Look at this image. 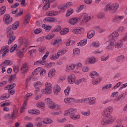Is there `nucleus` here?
<instances>
[{"instance_id": "nucleus-1", "label": "nucleus", "mask_w": 127, "mask_h": 127, "mask_svg": "<svg viewBox=\"0 0 127 127\" xmlns=\"http://www.w3.org/2000/svg\"><path fill=\"white\" fill-rule=\"evenodd\" d=\"M113 108L112 107H109L107 108L102 113V114L104 116V118L101 121V124L102 125H105L110 123L112 121V117L111 115V113L113 111Z\"/></svg>"}, {"instance_id": "nucleus-2", "label": "nucleus", "mask_w": 127, "mask_h": 127, "mask_svg": "<svg viewBox=\"0 0 127 127\" xmlns=\"http://www.w3.org/2000/svg\"><path fill=\"white\" fill-rule=\"evenodd\" d=\"M19 22L18 21L16 22L14 24L9 26L6 29L7 36L9 37L10 35H13V30H15L18 27Z\"/></svg>"}, {"instance_id": "nucleus-3", "label": "nucleus", "mask_w": 127, "mask_h": 127, "mask_svg": "<svg viewBox=\"0 0 127 127\" xmlns=\"http://www.w3.org/2000/svg\"><path fill=\"white\" fill-rule=\"evenodd\" d=\"M45 89L41 90L43 93L46 94H51L52 92V86L51 84L48 83H46L45 85Z\"/></svg>"}, {"instance_id": "nucleus-4", "label": "nucleus", "mask_w": 127, "mask_h": 127, "mask_svg": "<svg viewBox=\"0 0 127 127\" xmlns=\"http://www.w3.org/2000/svg\"><path fill=\"white\" fill-rule=\"evenodd\" d=\"M3 20L5 23L6 25H8L12 21V18L10 17L8 14H6L4 16Z\"/></svg>"}, {"instance_id": "nucleus-5", "label": "nucleus", "mask_w": 127, "mask_h": 127, "mask_svg": "<svg viewBox=\"0 0 127 127\" xmlns=\"http://www.w3.org/2000/svg\"><path fill=\"white\" fill-rule=\"evenodd\" d=\"M119 35V34L117 32H114L109 36V41L110 42L114 41L116 39H117Z\"/></svg>"}, {"instance_id": "nucleus-6", "label": "nucleus", "mask_w": 127, "mask_h": 127, "mask_svg": "<svg viewBox=\"0 0 127 127\" xmlns=\"http://www.w3.org/2000/svg\"><path fill=\"white\" fill-rule=\"evenodd\" d=\"M79 17L81 19H82V22H83V23H85L88 22L91 18V17L88 16V15L86 13L83 14Z\"/></svg>"}, {"instance_id": "nucleus-7", "label": "nucleus", "mask_w": 127, "mask_h": 127, "mask_svg": "<svg viewBox=\"0 0 127 127\" xmlns=\"http://www.w3.org/2000/svg\"><path fill=\"white\" fill-rule=\"evenodd\" d=\"M45 101L46 103L48 105L49 107L52 109H54L55 108V106H58V105H55L52 101L49 98H47L45 99Z\"/></svg>"}, {"instance_id": "nucleus-8", "label": "nucleus", "mask_w": 127, "mask_h": 127, "mask_svg": "<svg viewBox=\"0 0 127 127\" xmlns=\"http://www.w3.org/2000/svg\"><path fill=\"white\" fill-rule=\"evenodd\" d=\"M81 19L80 17H74L70 19L69 23L72 25H74L76 24L78 20L80 21Z\"/></svg>"}, {"instance_id": "nucleus-9", "label": "nucleus", "mask_w": 127, "mask_h": 127, "mask_svg": "<svg viewBox=\"0 0 127 127\" xmlns=\"http://www.w3.org/2000/svg\"><path fill=\"white\" fill-rule=\"evenodd\" d=\"M43 21L46 22V21H49L51 22H57V19L52 17H47L44 18Z\"/></svg>"}, {"instance_id": "nucleus-10", "label": "nucleus", "mask_w": 127, "mask_h": 127, "mask_svg": "<svg viewBox=\"0 0 127 127\" xmlns=\"http://www.w3.org/2000/svg\"><path fill=\"white\" fill-rule=\"evenodd\" d=\"M90 75L91 77L93 78H95V77H98L99 79V82H100L102 80V78L99 77V75L96 71L92 72L90 73Z\"/></svg>"}, {"instance_id": "nucleus-11", "label": "nucleus", "mask_w": 127, "mask_h": 127, "mask_svg": "<svg viewBox=\"0 0 127 127\" xmlns=\"http://www.w3.org/2000/svg\"><path fill=\"white\" fill-rule=\"evenodd\" d=\"M75 99L72 98H65L64 100L65 102L66 103L72 104L75 102Z\"/></svg>"}, {"instance_id": "nucleus-12", "label": "nucleus", "mask_w": 127, "mask_h": 127, "mask_svg": "<svg viewBox=\"0 0 127 127\" xmlns=\"http://www.w3.org/2000/svg\"><path fill=\"white\" fill-rule=\"evenodd\" d=\"M75 77L74 74L69 76L68 77V81L71 84L75 82Z\"/></svg>"}, {"instance_id": "nucleus-13", "label": "nucleus", "mask_w": 127, "mask_h": 127, "mask_svg": "<svg viewBox=\"0 0 127 127\" xmlns=\"http://www.w3.org/2000/svg\"><path fill=\"white\" fill-rule=\"evenodd\" d=\"M31 15L30 13L27 14L25 17V19L24 24V25H26L28 23L31 19Z\"/></svg>"}, {"instance_id": "nucleus-14", "label": "nucleus", "mask_w": 127, "mask_h": 127, "mask_svg": "<svg viewBox=\"0 0 127 127\" xmlns=\"http://www.w3.org/2000/svg\"><path fill=\"white\" fill-rule=\"evenodd\" d=\"M89 104L92 105L95 104L96 103V99L94 97H91L88 98Z\"/></svg>"}, {"instance_id": "nucleus-15", "label": "nucleus", "mask_w": 127, "mask_h": 127, "mask_svg": "<svg viewBox=\"0 0 127 127\" xmlns=\"http://www.w3.org/2000/svg\"><path fill=\"white\" fill-rule=\"evenodd\" d=\"M13 62H11L10 60H6L4 61L0 64V67H2L3 65L5 66L6 64L7 65H11L13 64Z\"/></svg>"}, {"instance_id": "nucleus-16", "label": "nucleus", "mask_w": 127, "mask_h": 127, "mask_svg": "<svg viewBox=\"0 0 127 127\" xmlns=\"http://www.w3.org/2000/svg\"><path fill=\"white\" fill-rule=\"evenodd\" d=\"M84 29L83 28H80L75 29L73 31V33L75 34H79L83 32L84 31Z\"/></svg>"}, {"instance_id": "nucleus-17", "label": "nucleus", "mask_w": 127, "mask_h": 127, "mask_svg": "<svg viewBox=\"0 0 127 127\" xmlns=\"http://www.w3.org/2000/svg\"><path fill=\"white\" fill-rule=\"evenodd\" d=\"M27 65L26 64H24L22 66L21 68V70L22 71L21 73L24 74L28 70L27 68Z\"/></svg>"}, {"instance_id": "nucleus-18", "label": "nucleus", "mask_w": 127, "mask_h": 127, "mask_svg": "<svg viewBox=\"0 0 127 127\" xmlns=\"http://www.w3.org/2000/svg\"><path fill=\"white\" fill-rule=\"evenodd\" d=\"M56 70L54 69H52L50 70L48 73V76L49 77H52L55 75Z\"/></svg>"}, {"instance_id": "nucleus-19", "label": "nucleus", "mask_w": 127, "mask_h": 127, "mask_svg": "<svg viewBox=\"0 0 127 127\" xmlns=\"http://www.w3.org/2000/svg\"><path fill=\"white\" fill-rule=\"evenodd\" d=\"M61 90L60 87L58 85H56L54 88L53 92L54 94H57Z\"/></svg>"}, {"instance_id": "nucleus-20", "label": "nucleus", "mask_w": 127, "mask_h": 127, "mask_svg": "<svg viewBox=\"0 0 127 127\" xmlns=\"http://www.w3.org/2000/svg\"><path fill=\"white\" fill-rule=\"evenodd\" d=\"M7 36V37L9 38V41L8 42V44H9L11 42L13 41L15 39V36H14L13 35H10L9 37Z\"/></svg>"}, {"instance_id": "nucleus-21", "label": "nucleus", "mask_w": 127, "mask_h": 127, "mask_svg": "<svg viewBox=\"0 0 127 127\" xmlns=\"http://www.w3.org/2000/svg\"><path fill=\"white\" fill-rule=\"evenodd\" d=\"M96 61V59L94 57H91L89 58V62L91 64H94Z\"/></svg>"}, {"instance_id": "nucleus-22", "label": "nucleus", "mask_w": 127, "mask_h": 127, "mask_svg": "<svg viewBox=\"0 0 127 127\" xmlns=\"http://www.w3.org/2000/svg\"><path fill=\"white\" fill-rule=\"evenodd\" d=\"M61 55L59 53H57V54L55 53L54 54L52 55V56L50 57V59L52 60H54L56 59H58L60 55Z\"/></svg>"}, {"instance_id": "nucleus-23", "label": "nucleus", "mask_w": 127, "mask_h": 127, "mask_svg": "<svg viewBox=\"0 0 127 127\" xmlns=\"http://www.w3.org/2000/svg\"><path fill=\"white\" fill-rule=\"evenodd\" d=\"M6 7L5 6H2L0 9V15H2L4 14L6 11Z\"/></svg>"}, {"instance_id": "nucleus-24", "label": "nucleus", "mask_w": 127, "mask_h": 127, "mask_svg": "<svg viewBox=\"0 0 127 127\" xmlns=\"http://www.w3.org/2000/svg\"><path fill=\"white\" fill-rule=\"evenodd\" d=\"M87 42V39L82 40L79 43H77V45L78 46H82L85 45Z\"/></svg>"}, {"instance_id": "nucleus-25", "label": "nucleus", "mask_w": 127, "mask_h": 127, "mask_svg": "<svg viewBox=\"0 0 127 127\" xmlns=\"http://www.w3.org/2000/svg\"><path fill=\"white\" fill-rule=\"evenodd\" d=\"M43 123L46 124H49L52 123V121L50 119L45 118L43 121Z\"/></svg>"}, {"instance_id": "nucleus-26", "label": "nucleus", "mask_w": 127, "mask_h": 127, "mask_svg": "<svg viewBox=\"0 0 127 127\" xmlns=\"http://www.w3.org/2000/svg\"><path fill=\"white\" fill-rule=\"evenodd\" d=\"M119 5L117 3L114 4L112 6V11L113 12H115L116 10H117L118 8Z\"/></svg>"}, {"instance_id": "nucleus-27", "label": "nucleus", "mask_w": 127, "mask_h": 127, "mask_svg": "<svg viewBox=\"0 0 127 127\" xmlns=\"http://www.w3.org/2000/svg\"><path fill=\"white\" fill-rule=\"evenodd\" d=\"M77 110L76 109H73L72 108H69V112H70V117H71V115H73L77 112Z\"/></svg>"}, {"instance_id": "nucleus-28", "label": "nucleus", "mask_w": 127, "mask_h": 127, "mask_svg": "<svg viewBox=\"0 0 127 127\" xmlns=\"http://www.w3.org/2000/svg\"><path fill=\"white\" fill-rule=\"evenodd\" d=\"M123 18V17L122 16H116L114 18L113 21L114 22H117L119 20L122 19Z\"/></svg>"}, {"instance_id": "nucleus-29", "label": "nucleus", "mask_w": 127, "mask_h": 127, "mask_svg": "<svg viewBox=\"0 0 127 127\" xmlns=\"http://www.w3.org/2000/svg\"><path fill=\"white\" fill-rule=\"evenodd\" d=\"M104 10L106 12H107L108 10H112V6L110 4L107 5L105 7Z\"/></svg>"}, {"instance_id": "nucleus-30", "label": "nucleus", "mask_w": 127, "mask_h": 127, "mask_svg": "<svg viewBox=\"0 0 127 127\" xmlns=\"http://www.w3.org/2000/svg\"><path fill=\"white\" fill-rule=\"evenodd\" d=\"M108 42H109L110 43V44L108 45L107 47V49L109 50L113 48V46L114 45V43L113 42V41H109L108 40Z\"/></svg>"}, {"instance_id": "nucleus-31", "label": "nucleus", "mask_w": 127, "mask_h": 127, "mask_svg": "<svg viewBox=\"0 0 127 127\" xmlns=\"http://www.w3.org/2000/svg\"><path fill=\"white\" fill-rule=\"evenodd\" d=\"M73 12L74 11L72 9H70L67 11V13L66 14V17L69 16L70 15L73 13Z\"/></svg>"}, {"instance_id": "nucleus-32", "label": "nucleus", "mask_w": 127, "mask_h": 127, "mask_svg": "<svg viewBox=\"0 0 127 127\" xmlns=\"http://www.w3.org/2000/svg\"><path fill=\"white\" fill-rule=\"evenodd\" d=\"M70 118L76 120L79 119L80 116L79 115H76L74 114L73 115H71Z\"/></svg>"}, {"instance_id": "nucleus-33", "label": "nucleus", "mask_w": 127, "mask_h": 127, "mask_svg": "<svg viewBox=\"0 0 127 127\" xmlns=\"http://www.w3.org/2000/svg\"><path fill=\"white\" fill-rule=\"evenodd\" d=\"M42 27L46 30H48L49 31L52 28V27L51 26H48L45 25V24H43L42 25Z\"/></svg>"}, {"instance_id": "nucleus-34", "label": "nucleus", "mask_w": 127, "mask_h": 127, "mask_svg": "<svg viewBox=\"0 0 127 127\" xmlns=\"http://www.w3.org/2000/svg\"><path fill=\"white\" fill-rule=\"evenodd\" d=\"M125 59L124 56L123 55L118 56L117 58V61L120 62L123 61Z\"/></svg>"}, {"instance_id": "nucleus-35", "label": "nucleus", "mask_w": 127, "mask_h": 127, "mask_svg": "<svg viewBox=\"0 0 127 127\" xmlns=\"http://www.w3.org/2000/svg\"><path fill=\"white\" fill-rule=\"evenodd\" d=\"M70 89V87H68L67 89L64 91V92L65 95L66 96H68L69 94V91Z\"/></svg>"}, {"instance_id": "nucleus-36", "label": "nucleus", "mask_w": 127, "mask_h": 127, "mask_svg": "<svg viewBox=\"0 0 127 127\" xmlns=\"http://www.w3.org/2000/svg\"><path fill=\"white\" fill-rule=\"evenodd\" d=\"M112 86V85L111 84H109L106 85L105 86L103 87L102 89V90L104 89H109Z\"/></svg>"}, {"instance_id": "nucleus-37", "label": "nucleus", "mask_w": 127, "mask_h": 127, "mask_svg": "<svg viewBox=\"0 0 127 127\" xmlns=\"http://www.w3.org/2000/svg\"><path fill=\"white\" fill-rule=\"evenodd\" d=\"M84 5H80L79 7H78L77 9L76 10V11L77 12H79L81 11L83 8Z\"/></svg>"}, {"instance_id": "nucleus-38", "label": "nucleus", "mask_w": 127, "mask_h": 127, "mask_svg": "<svg viewBox=\"0 0 127 127\" xmlns=\"http://www.w3.org/2000/svg\"><path fill=\"white\" fill-rule=\"evenodd\" d=\"M123 45V43L122 42H120L117 43L116 45H115L116 48H120Z\"/></svg>"}, {"instance_id": "nucleus-39", "label": "nucleus", "mask_w": 127, "mask_h": 127, "mask_svg": "<svg viewBox=\"0 0 127 127\" xmlns=\"http://www.w3.org/2000/svg\"><path fill=\"white\" fill-rule=\"evenodd\" d=\"M62 39L61 38H59L55 40L54 41L53 43V45H55L56 44H57L59 43V42H60L61 41Z\"/></svg>"}, {"instance_id": "nucleus-40", "label": "nucleus", "mask_w": 127, "mask_h": 127, "mask_svg": "<svg viewBox=\"0 0 127 127\" xmlns=\"http://www.w3.org/2000/svg\"><path fill=\"white\" fill-rule=\"evenodd\" d=\"M23 53L21 50H19V51L17 53V55L21 58L23 57L24 56Z\"/></svg>"}, {"instance_id": "nucleus-41", "label": "nucleus", "mask_w": 127, "mask_h": 127, "mask_svg": "<svg viewBox=\"0 0 127 127\" xmlns=\"http://www.w3.org/2000/svg\"><path fill=\"white\" fill-rule=\"evenodd\" d=\"M54 36V34H53L52 35H47V36L45 37V38L46 39H50L53 38Z\"/></svg>"}, {"instance_id": "nucleus-42", "label": "nucleus", "mask_w": 127, "mask_h": 127, "mask_svg": "<svg viewBox=\"0 0 127 127\" xmlns=\"http://www.w3.org/2000/svg\"><path fill=\"white\" fill-rule=\"evenodd\" d=\"M44 106L45 103L43 102L37 104V106L39 108H40L41 107H44Z\"/></svg>"}, {"instance_id": "nucleus-43", "label": "nucleus", "mask_w": 127, "mask_h": 127, "mask_svg": "<svg viewBox=\"0 0 127 127\" xmlns=\"http://www.w3.org/2000/svg\"><path fill=\"white\" fill-rule=\"evenodd\" d=\"M17 47V45L16 44H14L12 47H11L10 51V52H12L14 51Z\"/></svg>"}, {"instance_id": "nucleus-44", "label": "nucleus", "mask_w": 127, "mask_h": 127, "mask_svg": "<svg viewBox=\"0 0 127 127\" xmlns=\"http://www.w3.org/2000/svg\"><path fill=\"white\" fill-rule=\"evenodd\" d=\"M61 27L60 26H58L57 28L53 30L52 32H56L59 31L61 29Z\"/></svg>"}, {"instance_id": "nucleus-45", "label": "nucleus", "mask_w": 127, "mask_h": 127, "mask_svg": "<svg viewBox=\"0 0 127 127\" xmlns=\"http://www.w3.org/2000/svg\"><path fill=\"white\" fill-rule=\"evenodd\" d=\"M98 82H99V80L98 81V80L96 79H95V78H94L92 83L93 85H96L98 84Z\"/></svg>"}, {"instance_id": "nucleus-46", "label": "nucleus", "mask_w": 127, "mask_h": 127, "mask_svg": "<svg viewBox=\"0 0 127 127\" xmlns=\"http://www.w3.org/2000/svg\"><path fill=\"white\" fill-rule=\"evenodd\" d=\"M17 112V110L16 109H14L13 111V112L12 114V116L11 117H10L9 118H13V117H15V115H14Z\"/></svg>"}, {"instance_id": "nucleus-47", "label": "nucleus", "mask_w": 127, "mask_h": 127, "mask_svg": "<svg viewBox=\"0 0 127 127\" xmlns=\"http://www.w3.org/2000/svg\"><path fill=\"white\" fill-rule=\"evenodd\" d=\"M13 77V75H11V76L10 77H9V79L8 80V82L9 83H11L13 81L15 78L14 77Z\"/></svg>"}, {"instance_id": "nucleus-48", "label": "nucleus", "mask_w": 127, "mask_h": 127, "mask_svg": "<svg viewBox=\"0 0 127 127\" xmlns=\"http://www.w3.org/2000/svg\"><path fill=\"white\" fill-rule=\"evenodd\" d=\"M41 29L40 28L37 29L34 31V32L36 34H38L42 32Z\"/></svg>"}, {"instance_id": "nucleus-49", "label": "nucleus", "mask_w": 127, "mask_h": 127, "mask_svg": "<svg viewBox=\"0 0 127 127\" xmlns=\"http://www.w3.org/2000/svg\"><path fill=\"white\" fill-rule=\"evenodd\" d=\"M23 13L22 11H21L19 12L16 13V14L14 16L15 17H17L22 15Z\"/></svg>"}, {"instance_id": "nucleus-50", "label": "nucleus", "mask_w": 127, "mask_h": 127, "mask_svg": "<svg viewBox=\"0 0 127 127\" xmlns=\"http://www.w3.org/2000/svg\"><path fill=\"white\" fill-rule=\"evenodd\" d=\"M13 68L14 71L15 73H17L18 72L19 68L18 67H17L15 65H14L13 66Z\"/></svg>"}, {"instance_id": "nucleus-51", "label": "nucleus", "mask_w": 127, "mask_h": 127, "mask_svg": "<svg viewBox=\"0 0 127 127\" xmlns=\"http://www.w3.org/2000/svg\"><path fill=\"white\" fill-rule=\"evenodd\" d=\"M92 44L95 47H98L99 46V43L98 42H93L92 43Z\"/></svg>"}, {"instance_id": "nucleus-52", "label": "nucleus", "mask_w": 127, "mask_h": 127, "mask_svg": "<svg viewBox=\"0 0 127 127\" xmlns=\"http://www.w3.org/2000/svg\"><path fill=\"white\" fill-rule=\"evenodd\" d=\"M73 53L74 54H77L80 52V50L78 48H76L73 50Z\"/></svg>"}, {"instance_id": "nucleus-53", "label": "nucleus", "mask_w": 127, "mask_h": 127, "mask_svg": "<svg viewBox=\"0 0 127 127\" xmlns=\"http://www.w3.org/2000/svg\"><path fill=\"white\" fill-rule=\"evenodd\" d=\"M19 5V4L18 3H16L12 5L11 7V8H14L17 7Z\"/></svg>"}, {"instance_id": "nucleus-54", "label": "nucleus", "mask_w": 127, "mask_h": 127, "mask_svg": "<svg viewBox=\"0 0 127 127\" xmlns=\"http://www.w3.org/2000/svg\"><path fill=\"white\" fill-rule=\"evenodd\" d=\"M75 67V65H70L68 66V67H67V69H70L71 70H72Z\"/></svg>"}, {"instance_id": "nucleus-55", "label": "nucleus", "mask_w": 127, "mask_h": 127, "mask_svg": "<svg viewBox=\"0 0 127 127\" xmlns=\"http://www.w3.org/2000/svg\"><path fill=\"white\" fill-rule=\"evenodd\" d=\"M104 14L102 13H99L97 15V17L99 18H102L104 17Z\"/></svg>"}, {"instance_id": "nucleus-56", "label": "nucleus", "mask_w": 127, "mask_h": 127, "mask_svg": "<svg viewBox=\"0 0 127 127\" xmlns=\"http://www.w3.org/2000/svg\"><path fill=\"white\" fill-rule=\"evenodd\" d=\"M16 84L15 83L11 84L10 85H9V90H10L12 89L14 87L16 86Z\"/></svg>"}, {"instance_id": "nucleus-57", "label": "nucleus", "mask_w": 127, "mask_h": 127, "mask_svg": "<svg viewBox=\"0 0 127 127\" xmlns=\"http://www.w3.org/2000/svg\"><path fill=\"white\" fill-rule=\"evenodd\" d=\"M69 111V109L68 110L64 111V115L65 116H67L70 115Z\"/></svg>"}, {"instance_id": "nucleus-58", "label": "nucleus", "mask_w": 127, "mask_h": 127, "mask_svg": "<svg viewBox=\"0 0 127 127\" xmlns=\"http://www.w3.org/2000/svg\"><path fill=\"white\" fill-rule=\"evenodd\" d=\"M52 63L50 62L49 63L46 64L45 65V67L47 68H50L52 66Z\"/></svg>"}, {"instance_id": "nucleus-59", "label": "nucleus", "mask_w": 127, "mask_h": 127, "mask_svg": "<svg viewBox=\"0 0 127 127\" xmlns=\"http://www.w3.org/2000/svg\"><path fill=\"white\" fill-rule=\"evenodd\" d=\"M81 113L83 115L86 116H89L90 114V112L88 113L87 112L82 111L81 112Z\"/></svg>"}, {"instance_id": "nucleus-60", "label": "nucleus", "mask_w": 127, "mask_h": 127, "mask_svg": "<svg viewBox=\"0 0 127 127\" xmlns=\"http://www.w3.org/2000/svg\"><path fill=\"white\" fill-rule=\"evenodd\" d=\"M121 82H119L113 88V89H116V88H118L119 87L120 85L121 84Z\"/></svg>"}, {"instance_id": "nucleus-61", "label": "nucleus", "mask_w": 127, "mask_h": 127, "mask_svg": "<svg viewBox=\"0 0 127 127\" xmlns=\"http://www.w3.org/2000/svg\"><path fill=\"white\" fill-rule=\"evenodd\" d=\"M7 82L6 81H4L0 82V87L6 85Z\"/></svg>"}, {"instance_id": "nucleus-62", "label": "nucleus", "mask_w": 127, "mask_h": 127, "mask_svg": "<svg viewBox=\"0 0 127 127\" xmlns=\"http://www.w3.org/2000/svg\"><path fill=\"white\" fill-rule=\"evenodd\" d=\"M46 71L44 69H42L40 72V74L41 75H43L44 74H45L46 73Z\"/></svg>"}, {"instance_id": "nucleus-63", "label": "nucleus", "mask_w": 127, "mask_h": 127, "mask_svg": "<svg viewBox=\"0 0 127 127\" xmlns=\"http://www.w3.org/2000/svg\"><path fill=\"white\" fill-rule=\"evenodd\" d=\"M67 7H70L72 5V3L71 2H68L66 4Z\"/></svg>"}, {"instance_id": "nucleus-64", "label": "nucleus", "mask_w": 127, "mask_h": 127, "mask_svg": "<svg viewBox=\"0 0 127 127\" xmlns=\"http://www.w3.org/2000/svg\"><path fill=\"white\" fill-rule=\"evenodd\" d=\"M26 127H33V126L32 123H29L26 125Z\"/></svg>"}]
</instances>
